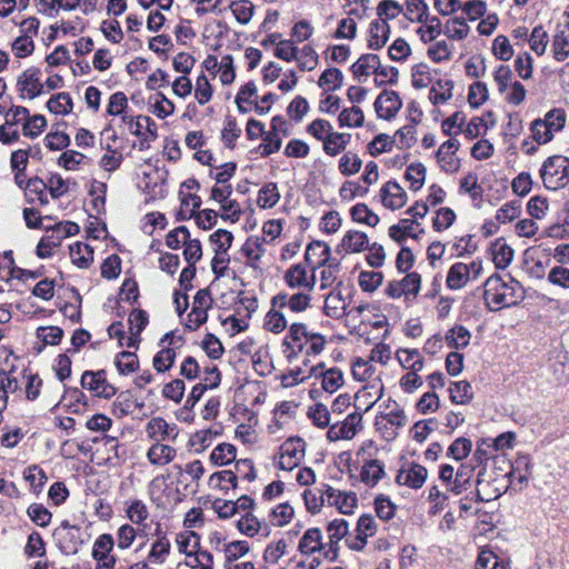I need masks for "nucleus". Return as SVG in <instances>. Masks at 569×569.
Here are the masks:
<instances>
[{
	"label": "nucleus",
	"mask_w": 569,
	"mask_h": 569,
	"mask_svg": "<svg viewBox=\"0 0 569 569\" xmlns=\"http://www.w3.org/2000/svg\"><path fill=\"white\" fill-rule=\"evenodd\" d=\"M237 528L241 533L253 537L259 532L261 523L251 511H248L237 521Z\"/></svg>",
	"instance_id": "obj_60"
},
{
	"label": "nucleus",
	"mask_w": 569,
	"mask_h": 569,
	"mask_svg": "<svg viewBox=\"0 0 569 569\" xmlns=\"http://www.w3.org/2000/svg\"><path fill=\"white\" fill-rule=\"evenodd\" d=\"M488 99L489 91L485 82L476 81L469 86L468 102L472 109H478Z\"/></svg>",
	"instance_id": "obj_46"
},
{
	"label": "nucleus",
	"mask_w": 569,
	"mask_h": 569,
	"mask_svg": "<svg viewBox=\"0 0 569 569\" xmlns=\"http://www.w3.org/2000/svg\"><path fill=\"white\" fill-rule=\"evenodd\" d=\"M329 533L328 546L339 547V542L349 531L348 522L345 519H335L327 527Z\"/></svg>",
	"instance_id": "obj_53"
},
{
	"label": "nucleus",
	"mask_w": 569,
	"mask_h": 569,
	"mask_svg": "<svg viewBox=\"0 0 569 569\" xmlns=\"http://www.w3.org/2000/svg\"><path fill=\"white\" fill-rule=\"evenodd\" d=\"M459 148L460 142L457 139H449L439 147L436 152V158L443 171L453 173L459 170L460 160L453 158V154Z\"/></svg>",
	"instance_id": "obj_13"
},
{
	"label": "nucleus",
	"mask_w": 569,
	"mask_h": 569,
	"mask_svg": "<svg viewBox=\"0 0 569 569\" xmlns=\"http://www.w3.org/2000/svg\"><path fill=\"white\" fill-rule=\"evenodd\" d=\"M350 133H340L332 131L323 140V150L328 156L335 157L342 152L350 142Z\"/></svg>",
	"instance_id": "obj_24"
},
{
	"label": "nucleus",
	"mask_w": 569,
	"mask_h": 569,
	"mask_svg": "<svg viewBox=\"0 0 569 569\" xmlns=\"http://www.w3.org/2000/svg\"><path fill=\"white\" fill-rule=\"evenodd\" d=\"M416 126L409 123L401 127L393 133V144L398 143L399 148H410L417 140Z\"/></svg>",
	"instance_id": "obj_59"
},
{
	"label": "nucleus",
	"mask_w": 569,
	"mask_h": 569,
	"mask_svg": "<svg viewBox=\"0 0 569 569\" xmlns=\"http://www.w3.org/2000/svg\"><path fill=\"white\" fill-rule=\"evenodd\" d=\"M406 179L410 181V189L413 191L419 190L426 179V167L422 163H411L406 169Z\"/></svg>",
	"instance_id": "obj_56"
},
{
	"label": "nucleus",
	"mask_w": 569,
	"mask_h": 569,
	"mask_svg": "<svg viewBox=\"0 0 569 569\" xmlns=\"http://www.w3.org/2000/svg\"><path fill=\"white\" fill-rule=\"evenodd\" d=\"M114 547V539L110 533L100 535L92 548V558L96 561H100L101 559L111 556V551Z\"/></svg>",
	"instance_id": "obj_40"
},
{
	"label": "nucleus",
	"mask_w": 569,
	"mask_h": 569,
	"mask_svg": "<svg viewBox=\"0 0 569 569\" xmlns=\"http://www.w3.org/2000/svg\"><path fill=\"white\" fill-rule=\"evenodd\" d=\"M72 262L79 268H88L93 261V250L89 244L76 242L70 246Z\"/></svg>",
	"instance_id": "obj_27"
},
{
	"label": "nucleus",
	"mask_w": 569,
	"mask_h": 569,
	"mask_svg": "<svg viewBox=\"0 0 569 569\" xmlns=\"http://www.w3.org/2000/svg\"><path fill=\"white\" fill-rule=\"evenodd\" d=\"M449 392H450V400L453 403L465 405V403L469 402L473 397L472 387L467 380L451 382Z\"/></svg>",
	"instance_id": "obj_35"
},
{
	"label": "nucleus",
	"mask_w": 569,
	"mask_h": 569,
	"mask_svg": "<svg viewBox=\"0 0 569 569\" xmlns=\"http://www.w3.org/2000/svg\"><path fill=\"white\" fill-rule=\"evenodd\" d=\"M492 53L501 61H509L511 59L513 56V49L506 36L499 34L496 37L492 42Z\"/></svg>",
	"instance_id": "obj_61"
},
{
	"label": "nucleus",
	"mask_w": 569,
	"mask_h": 569,
	"mask_svg": "<svg viewBox=\"0 0 569 569\" xmlns=\"http://www.w3.org/2000/svg\"><path fill=\"white\" fill-rule=\"evenodd\" d=\"M421 26L417 29V33L420 36V40L423 43L433 41L440 33H442L441 21L438 17H430L427 14V19L420 22Z\"/></svg>",
	"instance_id": "obj_25"
},
{
	"label": "nucleus",
	"mask_w": 569,
	"mask_h": 569,
	"mask_svg": "<svg viewBox=\"0 0 569 569\" xmlns=\"http://www.w3.org/2000/svg\"><path fill=\"white\" fill-rule=\"evenodd\" d=\"M455 82L450 79H438L430 88L429 100L433 106L445 103L452 97Z\"/></svg>",
	"instance_id": "obj_22"
},
{
	"label": "nucleus",
	"mask_w": 569,
	"mask_h": 569,
	"mask_svg": "<svg viewBox=\"0 0 569 569\" xmlns=\"http://www.w3.org/2000/svg\"><path fill=\"white\" fill-rule=\"evenodd\" d=\"M472 449V442L465 437L457 438L447 449V456L457 461L467 458Z\"/></svg>",
	"instance_id": "obj_49"
},
{
	"label": "nucleus",
	"mask_w": 569,
	"mask_h": 569,
	"mask_svg": "<svg viewBox=\"0 0 569 569\" xmlns=\"http://www.w3.org/2000/svg\"><path fill=\"white\" fill-rule=\"evenodd\" d=\"M469 280V269L467 263H453L447 273L446 284L450 290H459L463 288Z\"/></svg>",
	"instance_id": "obj_21"
},
{
	"label": "nucleus",
	"mask_w": 569,
	"mask_h": 569,
	"mask_svg": "<svg viewBox=\"0 0 569 569\" xmlns=\"http://www.w3.org/2000/svg\"><path fill=\"white\" fill-rule=\"evenodd\" d=\"M283 280L290 289L313 291L316 287V273L313 269H311V273L308 274L307 267L302 263L290 266L283 274Z\"/></svg>",
	"instance_id": "obj_8"
},
{
	"label": "nucleus",
	"mask_w": 569,
	"mask_h": 569,
	"mask_svg": "<svg viewBox=\"0 0 569 569\" xmlns=\"http://www.w3.org/2000/svg\"><path fill=\"white\" fill-rule=\"evenodd\" d=\"M543 184L549 190H558L569 183V158L551 156L547 158L540 169Z\"/></svg>",
	"instance_id": "obj_3"
},
{
	"label": "nucleus",
	"mask_w": 569,
	"mask_h": 569,
	"mask_svg": "<svg viewBox=\"0 0 569 569\" xmlns=\"http://www.w3.org/2000/svg\"><path fill=\"white\" fill-rule=\"evenodd\" d=\"M383 473L381 462L379 460H370L363 465L360 477L362 482L375 486Z\"/></svg>",
	"instance_id": "obj_44"
},
{
	"label": "nucleus",
	"mask_w": 569,
	"mask_h": 569,
	"mask_svg": "<svg viewBox=\"0 0 569 569\" xmlns=\"http://www.w3.org/2000/svg\"><path fill=\"white\" fill-rule=\"evenodd\" d=\"M240 133L241 130L237 126L236 119L228 117L221 131V140L223 141L224 146L229 149H233L234 142L240 137Z\"/></svg>",
	"instance_id": "obj_64"
},
{
	"label": "nucleus",
	"mask_w": 569,
	"mask_h": 569,
	"mask_svg": "<svg viewBox=\"0 0 569 569\" xmlns=\"http://www.w3.org/2000/svg\"><path fill=\"white\" fill-rule=\"evenodd\" d=\"M421 276L416 272L407 273L400 281H393V299L405 296L407 300L410 296L415 299L420 290Z\"/></svg>",
	"instance_id": "obj_15"
},
{
	"label": "nucleus",
	"mask_w": 569,
	"mask_h": 569,
	"mask_svg": "<svg viewBox=\"0 0 569 569\" xmlns=\"http://www.w3.org/2000/svg\"><path fill=\"white\" fill-rule=\"evenodd\" d=\"M238 485V476L233 470H222L214 472L209 478V486L212 488H219L220 490L228 492L229 489H236Z\"/></svg>",
	"instance_id": "obj_26"
},
{
	"label": "nucleus",
	"mask_w": 569,
	"mask_h": 569,
	"mask_svg": "<svg viewBox=\"0 0 569 569\" xmlns=\"http://www.w3.org/2000/svg\"><path fill=\"white\" fill-rule=\"evenodd\" d=\"M323 548L322 533L319 528L308 529L299 541L298 549L302 555L309 556Z\"/></svg>",
	"instance_id": "obj_20"
},
{
	"label": "nucleus",
	"mask_w": 569,
	"mask_h": 569,
	"mask_svg": "<svg viewBox=\"0 0 569 569\" xmlns=\"http://www.w3.org/2000/svg\"><path fill=\"white\" fill-rule=\"evenodd\" d=\"M176 449L162 443H154L148 450L147 457L150 463L156 466H164L171 462L176 457Z\"/></svg>",
	"instance_id": "obj_23"
},
{
	"label": "nucleus",
	"mask_w": 569,
	"mask_h": 569,
	"mask_svg": "<svg viewBox=\"0 0 569 569\" xmlns=\"http://www.w3.org/2000/svg\"><path fill=\"white\" fill-rule=\"evenodd\" d=\"M541 121H545L546 130L560 131L566 124V111L562 108H553L546 113Z\"/></svg>",
	"instance_id": "obj_55"
},
{
	"label": "nucleus",
	"mask_w": 569,
	"mask_h": 569,
	"mask_svg": "<svg viewBox=\"0 0 569 569\" xmlns=\"http://www.w3.org/2000/svg\"><path fill=\"white\" fill-rule=\"evenodd\" d=\"M138 405L128 393H120L113 403L112 412L117 418L132 413Z\"/></svg>",
	"instance_id": "obj_63"
},
{
	"label": "nucleus",
	"mask_w": 569,
	"mask_h": 569,
	"mask_svg": "<svg viewBox=\"0 0 569 569\" xmlns=\"http://www.w3.org/2000/svg\"><path fill=\"white\" fill-rule=\"evenodd\" d=\"M17 87L21 97L34 99L43 92V84L40 81V69L32 67L24 70L18 78Z\"/></svg>",
	"instance_id": "obj_10"
},
{
	"label": "nucleus",
	"mask_w": 569,
	"mask_h": 569,
	"mask_svg": "<svg viewBox=\"0 0 569 569\" xmlns=\"http://www.w3.org/2000/svg\"><path fill=\"white\" fill-rule=\"evenodd\" d=\"M305 261L313 269L325 267L320 272V288L326 289L330 287L337 279V273L340 270V261L336 258H331L330 247L320 240L311 241L305 252Z\"/></svg>",
	"instance_id": "obj_2"
},
{
	"label": "nucleus",
	"mask_w": 569,
	"mask_h": 569,
	"mask_svg": "<svg viewBox=\"0 0 569 569\" xmlns=\"http://www.w3.org/2000/svg\"><path fill=\"white\" fill-rule=\"evenodd\" d=\"M369 248V240L365 232L349 230L342 238L337 250L345 252H360Z\"/></svg>",
	"instance_id": "obj_19"
},
{
	"label": "nucleus",
	"mask_w": 569,
	"mask_h": 569,
	"mask_svg": "<svg viewBox=\"0 0 569 569\" xmlns=\"http://www.w3.org/2000/svg\"><path fill=\"white\" fill-rule=\"evenodd\" d=\"M346 308V302L340 292L332 291L327 296L323 311L328 317L339 319L345 315Z\"/></svg>",
	"instance_id": "obj_29"
},
{
	"label": "nucleus",
	"mask_w": 569,
	"mask_h": 569,
	"mask_svg": "<svg viewBox=\"0 0 569 569\" xmlns=\"http://www.w3.org/2000/svg\"><path fill=\"white\" fill-rule=\"evenodd\" d=\"M418 224L415 220L411 219H401L397 224H393V241L402 244V242L408 238L418 239L419 234L423 233V229L419 230V233L412 232L413 226Z\"/></svg>",
	"instance_id": "obj_38"
},
{
	"label": "nucleus",
	"mask_w": 569,
	"mask_h": 569,
	"mask_svg": "<svg viewBox=\"0 0 569 569\" xmlns=\"http://www.w3.org/2000/svg\"><path fill=\"white\" fill-rule=\"evenodd\" d=\"M338 121L341 128L361 127L365 121V116L359 107L353 106L349 109H343L338 117Z\"/></svg>",
	"instance_id": "obj_48"
},
{
	"label": "nucleus",
	"mask_w": 569,
	"mask_h": 569,
	"mask_svg": "<svg viewBox=\"0 0 569 569\" xmlns=\"http://www.w3.org/2000/svg\"><path fill=\"white\" fill-rule=\"evenodd\" d=\"M201 206V198L197 194H186L181 199V208L177 213L178 221L189 220L194 217L196 210Z\"/></svg>",
	"instance_id": "obj_39"
},
{
	"label": "nucleus",
	"mask_w": 569,
	"mask_h": 569,
	"mask_svg": "<svg viewBox=\"0 0 569 569\" xmlns=\"http://www.w3.org/2000/svg\"><path fill=\"white\" fill-rule=\"evenodd\" d=\"M280 451L300 462L305 457V441L299 437H290L281 445Z\"/></svg>",
	"instance_id": "obj_54"
},
{
	"label": "nucleus",
	"mask_w": 569,
	"mask_h": 569,
	"mask_svg": "<svg viewBox=\"0 0 569 569\" xmlns=\"http://www.w3.org/2000/svg\"><path fill=\"white\" fill-rule=\"evenodd\" d=\"M428 470L426 467L417 462H411L408 469L403 467L396 476V482L400 486H407L411 489H420L426 482Z\"/></svg>",
	"instance_id": "obj_11"
},
{
	"label": "nucleus",
	"mask_w": 569,
	"mask_h": 569,
	"mask_svg": "<svg viewBox=\"0 0 569 569\" xmlns=\"http://www.w3.org/2000/svg\"><path fill=\"white\" fill-rule=\"evenodd\" d=\"M177 543L179 551L191 558L200 548V536L194 531H187L177 537Z\"/></svg>",
	"instance_id": "obj_34"
},
{
	"label": "nucleus",
	"mask_w": 569,
	"mask_h": 569,
	"mask_svg": "<svg viewBox=\"0 0 569 569\" xmlns=\"http://www.w3.org/2000/svg\"><path fill=\"white\" fill-rule=\"evenodd\" d=\"M323 493L330 506H336L341 513H352L353 508L357 507L358 498L352 491L343 492L336 490L329 485H323Z\"/></svg>",
	"instance_id": "obj_12"
},
{
	"label": "nucleus",
	"mask_w": 569,
	"mask_h": 569,
	"mask_svg": "<svg viewBox=\"0 0 569 569\" xmlns=\"http://www.w3.org/2000/svg\"><path fill=\"white\" fill-rule=\"evenodd\" d=\"M157 535L159 538L152 543L148 558L150 561L161 565L169 555L171 545L166 536H160L159 528L157 529Z\"/></svg>",
	"instance_id": "obj_37"
},
{
	"label": "nucleus",
	"mask_w": 569,
	"mask_h": 569,
	"mask_svg": "<svg viewBox=\"0 0 569 569\" xmlns=\"http://www.w3.org/2000/svg\"><path fill=\"white\" fill-rule=\"evenodd\" d=\"M311 292L300 290L291 296L280 292L276 295L272 300V307L284 308L288 307L292 312H303L311 306Z\"/></svg>",
	"instance_id": "obj_9"
},
{
	"label": "nucleus",
	"mask_w": 569,
	"mask_h": 569,
	"mask_svg": "<svg viewBox=\"0 0 569 569\" xmlns=\"http://www.w3.org/2000/svg\"><path fill=\"white\" fill-rule=\"evenodd\" d=\"M47 108L54 114H69L72 111L73 102L70 93L59 92L53 94L47 102Z\"/></svg>",
	"instance_id": "obj_28"
},
{
	"label": "nucleus",
	"mask_w": 569,
	"mask_h": 569,
	"mask_svg": "<svg viewBox=\"0 0 569 569\" xmlns=\"http://www.w3.org/2000/svg\"><path fill=\"white\" fill-rule=\"evenodd\" d=\"M219 435V431H214L213 433L212 429H198L190 436L189 446L196 452H201L211 445L212 437Z\"/></svg>",
	"instance_id": "obj_47"
},
{
	"label": "nucleus",
	"mask_w": 569,
	"mask_h": 569,
	"mask_svg": "<svg viewBox=\"0 0 569 569\" xmlns=\"http://www.w3.org/2000/svg\"><path fill=\"white\" fill-rule=\"evenodd\" d=\"M237 449L231 443L218 445L210 455V460L214 466H224L236 460Z\"/></svg>",
	"instance_id": "obj_31"
},
{
	"label": "nucleus",
	"mask_w": 569,
	"mask_h": 569,
	"mask_svg": "<svg viewBox=\"0 0 569 569\" xmlns=\"http://www.w3.org/2000/svg\"><path fill=\"white\" fill-rule=\"evenodd\" d=\"M549 41V36L541 24L536 26L528 39L530 49L538 56H542L546 51Z\"/></svg>",
	"instance_id": "obj_50"
},
{
	"label": "nucleus",
	"mask_w": 569,
	"mask_h": 569,
	"mask_svg": "<svg viewBox=\"0 0 569 569\" xmlns=\"http://www.w3.org/2000/svg\"><path fill=\"white\" fill-rule=\"evenodd\" d=\"M282 346L287 359L291 362L305 350L306 356L320 355L326 346V338L319 332L308 329L303 322L292 323L287 332Z\"/></svg>",
	"instance_id": "obj_1"
},
{
	"label": "nucleus",
	"mask_w": 569,
	"mask_h": 569,
	"mask_svg": "<svg viewBox=\"0 0 569 569\" xmlns=\"http://www.w3.org/2000/svg\"><path fill=\"white\" fill-rule=\"evenodd\" d=\"M552 53L557 61H565L569 57V34L558 30L552 37Z\"/></svg>",
	"instance_id": "obj_43"
},
{
	"label": "nucleus",
	"mask_w": 569,
	"mask_h": 569,
	"mask_svg": "<svg viewBox=\"0 0 569 569\" xmlns=\"http://www.w3.org/2000/svg\"><path fill=\"white\" fill-rule=\"evenodd\" d=\"M476 466L469 462L461 463L455 473V478L448 490L453 495H461L471 487V480Z\"/></svg>",
	"instance_id": "obj_17"
},
{
	"label": "nucleus",
	"mask_w": 569,
	"mask_h": 569,
	"mask_svg": "<svg viewBox=\"0 0 569 569\" xmlns=\"http://www.w3.org/2000/svg\"><path fill=\"white\" fill-rule=\"evenodd\" d=\"M490 438H481L477 441L476 450L469 461V463H472L476 466V468H485L487 466V462L492 458L491 450L492 447L490 446Z\"/></svg>",
	"instance_id": "obj_30"
},
{
	"label": "nucleus",
	"mask_w": 569,
	"mask_h": 569,
	"mask_svg": "<svg viewBox=\"0 0 569 569\" xmlns=\"http://www.w3.org/2000/svg\"><path fill=\"white\" fill-rule=\"evenodd\" d=\"M396 358L403 369L420 371L423 367V360L418 350H398Z\"/></svg>",
	"instance_id": "obj_36"
},
{
	"label": "nucleus",
	"mask_w": 569,
	"mask_h": 569,
	"mask_svg": "<svg viewBox=\"0 0 569 569\" xmlns=\"http://www.w3.org/2000/svg\"><path fill=\"white\" fill-rule=\"evenodd\" d=\"M437 216L432 220V228L437 232H441L453 224L456 213L451 208L442 207L437 210Z\"/></svg>",
	"instance_id": "obj_57"
},
{
	"label": "nucleus",
	"mask_w": 569,
	"mask_h": 569,
	"mask_svg": "<svg viewBox=\"0 0 569 569\" xmlns=\"http://www.w3.org/2000/svg\"><path fill=\"white\" fill-rule=\"evenodd\" d=\"M389 9H391V0H382L377 8L379 20L372 21L369 29L368 43L371 49L381 48L388 40L390 31L387 22Z\"/></svg>",
	"instance_id": "obj_5"
},
{
	"label": "nucleus",
	"mask_w": 569,
	"mask_h": 569,
	"mask_svg": "<svg viewBox=\"0 0 569 569\" xmlns=\"http://www.w3.org/2000/svg\"><path fill=\"white\" fill-rule=\"evenodd\" d=\"M350 70L356 78L369 76L371 72L387 76L386 68H381L379 57L373 53L361 56Z\"/></svg>",
	"instance_id": "obj_14"
},
{
	"label": "nucleus",
	"mask_w": 569,
	"mask_h": 569,
	"mask_svg": "<svg viewBox=\"0 0 569 569\" xmlns=\"http://www.w3.org/2000/svg\"><path fill=\"white\" fill-rule=\"evenodd\" d=\"M351 218L353 221L359 223H366L370 227H375L379 222V218L373 213L367 204L357 203L350 210Z\"/></svg>",
	"instance_id": "obj_52"
},
{
	"label": "nucleus",
	"mask_w": 569,
	"mask_h": 569,
	"mask_svg": "<svg viewBox=\"0 0 569 569\" xmlns=\"http://www.w3.org/2000/svg\"><path fill=\"white\" fill-rule=\"evenodd\" d=\"M507 277L509 281H505L499 273L495 272L485 281L483 286L492 288L493 291L505 290L510 298V305H519L525 299V288L510 273Z\"/></svg>",
	"instance_id": "obj_6"
},
{
	"label": "nucleus",
	"mask_w": 569,
	"mask_h": 569,
	"mask_svg": "<svg viewBox=\"0 0 569 569\" xmlns=\"http://www.w3.org/2000/svg\"><path fill=\"white\" fill-rule=\"evenodd\" d=\"M428 13L429 8L425 0H407L406 17L410 21L423 22Z\"/></svg>",
	"instance_id": "obj_58"
},
{
	"label": "nucleus",
	"mask_w": 569,
	"mask_h": 569,
	"mask_svg": "<svg viewBox=\"0 0 569 569\" xmlns=\"http://www.w3.org/2000/svg\"><path fill=\"white\" fill-rule=\"evenodd\" d=\"M280 199L277 183L268 182L258 192L257 203L262 209L273 208Z\"/></svg>",
	"instance_id": "obj_32"
},
{
	"label": "nucleus",
	"mask_w": 569,
	"mask_h": 569,
	"mask_svg": "<svg viewBox=\"0 0 569 569\" xmlns=\"http://www.w3.org/2000/svg\"><path fill=\"white\" fill-rule=\"evenodd\" d=\"M262 241L259 237H251L247 239L241 248V252L247 257L248 264L251 267H256L254 262L259 261L264 252Z\"/></svg>",
	"instance_id": "obj_42"
},
{
	"label": "nucleus",
	"mask_w": 569,
	"mask_h": 569,
	"mask_svg": "<svg viewBox=\"0 0 569 569\" xmlns=\"http://www.w3.org/2000/svg\"><path fill=\"white\" fill-rule=\"evenodd\" d=\"M322 365L320 363L318 367H312L310 370V375L316 377L320 376L322 378V388L325 391L329 393L336 392L343 383V375L341 370L338 368H330L326 371H320L318 373V369H322Z\"/></svg>",
	"instance_id": "obj_18"
},
{
	"label": "nucleus",
	"mask_w": 569,
	"mask_h": 569,
	"mask_svg": "<svg viewBox=\"0 0 569 569\" xmlns=\"http://www.w3.org/2000/svg\"><path fill=\"white\" fill-rule=\"evenodd\" d=\"M343 74L338 68L326 69L318 80V86L327 91H336L341 88Z\"/></svg>",
	"instance_id": "obj_33"
},
{
	"label": "nucleus",
	"mask_w": 569,
	"mask_h": 569,
	"mask_svg": "<svg viewBox=\"0 0 569 569\" xmlns=\"http://www.w3.org/2000/svg\"><path fill=\"white\" fill-rule=\"evenodd\" d=\"M81 387L94 397L109 399L116 395V388L107 381L104 370L84 371L81 377Z\"/></svg>",
	"instance_id": "obj_7"
},
{
	"label": "nucleus",
	"mask_w": 569,
	"mask_h": 569,
	"mask_svg": "<svg viewBox=\"0 0 569 569\" xmlns=\"http://www.w3.org/2000/svg\"><path fill=\"white\" fill-rule=\"evenodd\" d=\"M362 160L353 152L345 153L339 160V170L343 176H352L361 169Z\"/></svg>",
	"instance_id": "obj_62"
},
{
	"label": "nucleus",
	"mask_w": 569,
	"mask_h": 569,
	"mask_svg": "<svg viewBox=\"0 0 569 569\" xmlns=\"http://www.w3.org/2000/svg\"><path fill=\"white\" fill-rule=\"evenodd\" d=\"M126 505L127 517L132 523L141 525L148 519L149 511L146 503L142 500L133 499L131 501L126 502Z\"/></svg>",
	"instance_id": "obj_41"
},
{
	"label": "nucleus",
	"mask_w": 569,
	"mask_h": 569,
	"mask_svg": "<svg viewBox=\"0 0 569 569\" xmlns=\"http://www.w3.org/2000/svg\"><path fill=\"white\" fill-rule=\"evenodd\" d=\"M114 363L121 375L131 373L139 367L137 355L130 351H121L118 353Z\"/></svg>",
	"instance_id": "obj_51"
},
{
	"label": "nucleus",
	"mask_w": 569,
	"mask_h": 569,
	"mask_svg": "<svg viewBox=\"0 0 569 569\" xmlns=\"http://www.w3.org/2000/svg\"><path fill=\"white\" fill-rule=\"evenodd\" d=\"M489 251L495 267L500 270H505L511 263L515 254L513 249L506 243L502 237L491 242Z\"/></svg>",
	"instance_id": "obj_16"
},
{
	"label": "nucleus",
	"mask_w": 569,
	"mask_h": 569,
	"mask_svg": "<svg viewBox=\"0 0 569 569\" xmlns=\"http://www.w3.org/2000/svg\"><path fill=\"white\" fill-rule=\"evenodd\" d=\"M230 10L239 23L247 24L253 16L254 6L249 0H238L230 3Z\"/></svg>",
	"instance_id": "obj_45"
},
{
	"label": "nucleus",
	"mask_w": 569,
	"mask_h": 569,
	"mask_svg": "<svg viewBox=\"0 0 569 569\" xmlns=\"http://www.w3.org/2000/svg\"><path fill=\"white\" fill-rule=\"evenodd\" d=\"M53 537L60 551L64 555H76L81 546L88 540V535L76 525H70L64 520L53 531Z\"/></svg>",
	"instance_id": "obj_4"
}]
</instances>
